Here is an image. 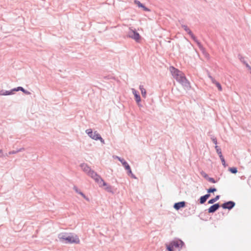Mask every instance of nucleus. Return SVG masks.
<instances>
[{
  "instance_id": "f257e3e1",
  "label": "nucleus",
  "mask_w": 251,
  "mask_h": 251,
  "mask_svg": "<svg viewBox=\"0 0 251 251\" xmlns=\"http://www.w3.org/2000/svg\"><path fill=\"white\" fill-rule=\"evenodd\" d=\"M60 242L65 244H79L78 236L73 233L61 232L58 235Z\"/></svg>"
},
{
  "instance_id": "f03ea898",
  "label": "nucleus",
  "mask_w": 251,
  "mask_h": 251,
  "mask_svg": "<svg viewBox=\"0 0 251 251\" xmlns=\"http://www.w3.org/2000/svg\"><path fill=\"white\" fill-rule=\"evenodd\" d=\"M166 247L168 251H174V248L179 251L183 248H186L184 242L179 238H175L170 241L169 244H166Z\"/></svg>"
},
{
  "instance_id": "7ed1b4c3",
  "label": "nucleus",
  "mask_w": 251,
  "mask_h": 251,
  "mask_svg": "<svg viewBox=\"0 0 251 251\" xmlns=\"http://www.w3.org/2000/svg\"><path fill=\"white\" fill-rule=\"evenodd\" d=\"M174 78L186 88L188 89L191 88L190 82L186 78L184 74L182 71H180V73H178Z\"/></svg>"
},
{
  "instance_id": "20e7f679",
  "label": "nucleus",
  "mask_w": 251,
  "mask_h": 251,
  "mask_svg": "<svg viewBox=\"0 0 251 251\" xmlns=\"http://www.w3.org/2000/svg\"><path fill=\"white\" fill-rule=\"evenodd\" d=\"M85 132L91 138L95 140H100L101 143L104 144V140L102 139L100 135L98 133L97 131H95L93 132L92 129L89 128L86 130Z\"/></svg>"
},
{
  "instance_id": "39448f33",
  "label": "nucleus",
  "mask_w": 251,
  "mask_h": 251,
  "mask_svg": "<svg viewBox=\"0 0 251 251\" xmlns=\"http://www.w3.org/2000/svg\"><path fill=\"white\" fill-rule=\"evenodd\" d=\"M127 36L129 38L134 39L137 42H140L141 39V36L135 29H133L132 27L129 28Z\"/></svg>"
},
{
  "instance_id": "423d86ee",
  "label": "nucleus",
  "mask_w": 251,
  "mask_h": 251,
  "mask_svg": "<svg viewBox=\"0 0 251 251\" xmlns=\"http://www.w3.org/2000/svg\"><path fill=\"white\" fill-rule=\"evenodd\" d=\"M221 205L223 209L230 210L235 206V202L233 201H229L225 202Z\"/></svg>"
},
{
  "instance_id": "0eeeda50",
  "label": "nucleus",
  "mask_w": 251,
  "mask_h": 251,
  "mask_svg": "<svg viewBox=\"0 0 251 251\" xmlns=\"http://www.w3.org/2000/svg\"><path fill=\"white\" fill-rule=\"evenodd\" d=\"M187 33L191 36V38L195 41V42H196L197 43V44L198 46L200 49L201 50H203L204 48H203L202 45H201V42H199V40H198L197 37L194 35V34L193 33L192 31L191 30H190L187 32Z\"/></svg>"
},
{
  "instance_id": "6e6552de",
  "label": "nucleus",
  "mask_w": 251,
  "mask_h": 251,
  "mask_svg": "<svg viewBox=\"0 0 251 251\" xmlns=\"http://www.w3.org/2000/svg\"><path fill=\"white\" fill-rule=\"evenodd\" d=\"M94 179L99 185L100 187H103V186H107V183L105 182L101 177L98 174V176L95 177Z\"/></svg>"
},
{
  "instance_id": "1a4fd4ad",
  "label": "nucleus",
  "mask_w": 251,
  "mask_h": 251,
  "mask_svg": "<svg viewBox=\"0 0 251 251\" xmlns=\"http://www.w3.org/2000/svg\"><path fill=\"white\" fill-rule=\"evenodd\" d=\"M220 207H221V205L219 203L213 204L212 205L210 206L208 209H207L208 213H214L218 210Z\"/></svg>"
},
{
  "instance_id": "9d476101",
  "label": "nucleus",
  "mask_w": 251,
  "mask_h": 251,
  "mask_svg": "<svg viewBox=\"0 0 251 251\" xmlns=\"http://www.w3.org/2000/svg\"><path fill=\"white\" fill-rule=\"evenodd\" d=\"M186 202L185 201H179L174 203L173 207L176 210H179L180 209L184 208L186 206Z\"/></svg>"
},
{
  "instance_id": "9b49d317",
  "label": "nucleus",
  "mask_w": 251,
  "mask_h": 251,
  "mask_svg": "<svg viewBox=\"0 0 251 251\" xmlns=\"http://www.w3.org/2000/svg\"><path fill=\"white\" fill-rule=\"evenodd\" d=\"M134 4H136L139 8H141L145 11L150 12L151 10L145 6L144 4L140 2L138 0H134Z\"/></svg>"
},
{
  "instance_id": "f8f14e48",
  "label": "nucleus",
  "mask_w": 251,
  "mask_h": 251,
  "mask_svg": "<svg viewBox=\"0 0 251 251\" xmlns=\"http://www.w3.org/2000/svg\"><path fill=\"white\" fill-rule=\"evenodd\" d=\"M132 93L134 96V99L136 102H137L138 106H140V104L139 103L141 102V99L139 93L134 89H132Z\"/></svg>"
},
{
  "instance_id": "ddd939ff",
  "label": "nucleus",
  "mask_w": 251,
  "mask_h": 251,
  "mask_svg": "<svg viewBox=\"0 0 251 251\" xmlns=\"http://www.w3.org/2000/svg\"><path fill=\"white\" fill-rule=\"evenodd\" d=\"M80 166L81 168L83 170L84 172L86 173L87 174L90 172V171L91 170V169L89 166L87 165V164H85L84 163H81L80 165Z\"/></svg>"
},
{
  "instance_id": "4468645a",
  "label": "nucleus",
  "mask_w": 251,
  "mask_h": 251,
  "mask_svg": "<svg viewBox=\"0 0 251 251\" xmlns=\"http://www.w3.org/2000/svg\"><path fill=\"white\" fill-rule=\"evenodd\" d=\"M171 73L174 77L178 73H180V71L173 66L170 67Z\"/></svg>"
},
{
  "instance_id": "2eb2a0df",
  "label": "nucleus",
  "mask_w": 251,
  "mask_h": 251,
  "mask_svg": "<svg viewBox=\"0 0 251 251\" xmlns=\"http://www.w3.org/2000/svg\"><path fill=\"white\" fill-rule=\"evenodd\" d=\"M239 59L244 65H245L246 67L249 70L251 69V67L248 64V63L245 60L244 57H243L241 54H238V55Z\"/></svg>"
},
{
  "instance_id": "dca6fc26",
  "label": "nucleus",
  "mask_w": 251,
  "mask_h": 251,
  "mask_svg": "<svg viewBox=\"0 0 251 251\" xmlns=\"http://www.w3.org/2000/svg\"><path fill=\"white\" fill-rule=\"evenodd\" d=\"M118 160L122 163V165L124 167L125 169L128 167L129 165L128 163L123 158H121L118 156H116Z\"/></svg>"
},
{
  "instance_id": "f3484780",
  "label": "nucleus",
  "mask_w": 251,
  "mask_h": 251,
  "mask_svg": "<svg viewBox=\"0 0 251 251\" xmlns=\"http://www.w3.org/2000/svg\"><path fill=\"white\" fill-rule=\"evenodd\" d=\"M220 198V195H217V196H216V197L215 198H212L210 200H209L208 201V204H213L216 201H218L219 200Z\"/></svg>"
},
{
  "instance_id": "a211bd4d",
  "label": "nucleus",
  "mask_w": 251,
  "mask_h": 251,
  "mask_svg": "<svg viewBox=\"0 0 251 251\" xmlns=\"http://www.w3.org/2000/svg\"><path fill=\"white\" fill-rule=\"evenodd\" d=\"M139 89L141 91V94H142V96L143 98H146V94H147V92H146V89L144 88V86L143 85H140L139 86Z\"/></svg>"
},
{
  "instance_id": "6ab92c4d",
  "label": "nucleus",
  "mask_w": 251,
  "mask_h": 251,
  "mask_svg": "<svg viewBox=\"0 0 251 251\" xmlns=\"http://www.w3.org/2000/svg\"><path fill=\"white\" fill-rule=\"evenodd\" d=\"M11 90L9 91H4L2 90L0 91V95L1 96H7L12 95Z\"/></svg>"
},
{
  "instance_id": "aec40b11",
  "label": "nucleus",
  "mask_w": 251,
  "mask_h": 251,
  "mask_svg": "<svg viewBox=\"0 0 251 251\" xmlns=\"http://www.w3.org/2000/svg\"><path fill=\"white\" fill-rule=\"evenodd\" d=\"M105 187L104 188V189L107 192L110 193L112 194L114 193V192L113 190L112 187L111 185H108L107 186H105Z\"/></svg>"
},
{
  "instance_id": "412c9836",
  "label": "nucleus",
  "mask_w": 251,
  "mask_h": 251,
  "mask_svg": "<svg viewBox=\"0 0 251 251\" xmlns=\"http://www.w3.org/2000/svg\"><path fill=\"white\" fill-rule=\"evenodd\" d=\"M73 189L76 193L80 194L82 197H85V194L80 191L75 185L74 186Z\"/></svg>"
},
{
  "instance_id": "4be33fe9",
  "label": "nucleus",
  "mask_w": 251,
  "mask_h": 251,
  "mask_svg": "<svg viewBox=\"0 0 251 251\" xmlns=\"http://www.w3.org/2000/svg\"><path fill=\"white\" fill-rule=\"evenodd\" d=\"M196 208H197V206L196 205L192 204L191 207L189 208V210H191V211L189 212V214L190 215L194 214L195 212Z\"/></svg>"
},
{
  "instance_id": "5701e85b",
  "label": "nucleus",
  "mask_w": 251,
  "mask_h": 251,
  "mask_svg": "<svg viewBox=\"0 0 251 251\" xmlns=\"http://www.w3.org/2000/svg\"><path fill=\"white\" fill-rule=\"evenodd\" d=\"M88 175L94 179L95 177L98 176V174L93 170H91Z\"/></svg>"
},
{
  "instance_id": "b1692460",
  "label": "nucleus",
  "mask_w": 251,
  "mask_h": 251,
  "mask_svg": "<svg viewBox=\"0 0 251 251\" xmlns=\"http://www.w3.org/2000/svg\"><path fill=\"white\" fill-rule=\"evenodd\" d=\"M206 201L207 199L204 197V196H201L198 200L199 203L201 204H204Z\"/></svg>"
},
{
  "instance_id": "393cba45",
  "label": "nucleus",
  "mask_w": 251,
  "mask_h": 251,
  "mask_svg": "<svg viewBox=\"0 0 251 251\" xmlns=\"http://www.w3.org/2000/svg\"><path fill=\"white\" fill-rule=\"evenodd\" d=\"M228 171L232 174H235L237 173L238 170L236 167H229L228 168Z\"/></svg>"
},
{
  "instance_id": "a878e982",
  "label": "nucleus",
  "mask_w": 251,
  "mask_h": 251,
  "mask_svg": "<svg viewBox=\"0 0 251 251\" xmlns=\"http://www.w3.org/2000/svg\"><path fill=\"white\" fill-rule=\"evenodd\" d=\"M18 89H19V91H22L24 94L26 95H30L31 94V93L27 90L25 89L23 87L19 86V88Z\"/></svg>"
},
{
  "instance_id": "bb28decb",
  "label": "nucleus",
  "mask_w": 251,
  "mask_h": 251,
  "mask_svg": "<svg viewBox=\"0 0 251 251\" xmlns=\"http://www.w3.org/2000/svg\"><path fill=\"white\" fill-rule=\"evenodd\" d=\"M217 191V189L215 187H210L207 190L208 193H213Z\"/></svg>"
},
{
  "instance_id": "cd10ccee",
  "label": "nucleus",
  "mask_w": 251,
  "mask_h": 251,
  "mask_svg": "<svg viewBox=\"0 0 251 251\" xmlns=\"http://www.w3.org/2000/svg\"><path fill=\"white\" fill-rule=\"evenodd\" d=\"M215 149L216 150V152L218 155L222 153L221 149L219 146L216 145L215 147Z\"/></svg>"
},
{
  "instance_id": "c85d7f7f",
  "label": "nucleus",
  "mask_w": 251,
  "mask_h": 251,
  "mask_svg": "<svg viewBox=\"0 0 251 251\" xmlns=\"http://www.w3.org/2000/svg\"><path fill=\"white\" fill-rule=\"evenodd\" d=\"M125 169L127 171V173L128 176H130L131 174H132L131 169L129 165L128 167H127Z\"/></svg>"
},
{
  "instance_id": "c756f323",
  "label": "nucleus",
  "mask_w": 251,
  "mask_h": 251,
  "mask_svg": "<svg viewBox=\"0 0 251 251\" xmlns=\"http://www.w3.org/2000/svg\"><path fill=\"white\" fill-rule=\"evenodd\" d=\"M201 176L205 178L206 179V180L208 179V178L209 177V176L208 175L204 172L203 171H202L201 173Z\"/></svg>"
},
{
  "instance_id": "7c9ffc66",
  "label": "nucleus",
  "mask_w": 251,
  "mask_h": 251,
  "mask_svg": "<svg viewBox=\"0 0 251 251\" xmlns=\"http://www.w3.org/2000/svg\"><path fill=\"white\" fill-rule=\"evenodd\" d=\"M211 140L212 141L213 143L215 144L216 145H217V138L214 137V136L213 135H211Z\"/></svg>"
},
{
  "instance_id": "2f4dec72",
  "label": "nucleus",
  "mask_w": 251,
  "mask_h": 251,
  "mask_svg": "<svg viewBox=\"0 0 251 251\" xmlns=\"http://www.w3.org/2000/svg\"><path fill=\"white\" fill-rule=\"evenodd\" d=\"M207 180H208V181H209L211 183H215L217 182V181H216L214 178L210 177L209 176L208 178V179H207Z\"/></svg>"
},
{
  "instance_id": "473e14b6",
  "label": "nucleus",
  "mask_w": 251,
  "mask_h": 251,
  "mask_svg": "<svg viewBox=\"0 0 251 251\" xmlns=\"http://www.w3.org/2000/svg\"><path fill=\"white\" fill-rule=\"evenodd\" d=\"M215 85H216V86H217V87L218 88V90L219 91H222V86H221V84L219 82H216Z\"/></svg>"
},
{
  "instance_id": "72a5a7b5",
  "label": "nucleus",
  "mask_w": 251,
  "mask_h": 251,
  "mask_svg": "<svg viewBox=\"0 0 251 251\" xmlns=\"http://www.w3.org/2000/svg\"><path fill=\"white\" fill-rule=\"evenodd\" d=\"M19 88V87H17V88H14L11 90V92L13 94H14L15 92L19 91V89H18Z\"/></svg>"
},
{
  "instance_id": "f704fd0d",
  "label": "nucleus",
  "mask_w": 251,
  "mask_h": 251,
  "mask_svg": "<svg viewBox=\"0 0 251 251\" xmlns=\"http://www.w3.org/2000/svg\"><path fill=\"white\" fill-rule=\"evenodd\" d=\"M209 77L211 79L212 82L214 84H216V82H217L212 76H211L210 75H209Z\"/></svg>"
},
{
  "instance_id": "c9c22d12",
  "label": "nucleus",
  "mask_w": 251,
  "mask_h": 251,
  "mask_svg": "<svg viewBox=\"0 0 251 251\" xmlns=\"http://www.w3.org/2000/svg\"><path fill=\"white\" fill-rule=\"evenodd\" d=\"M104 79H112L113 78V76H111V75H106V76H104L103 77Z\"/></svg>"
},
{
  "instance_id": "e433bc0d",
  "label": "nucleus",
  "mask_w": 251,
  "mask_h": 251,
  "mask_svg": "<svg viewBox=\"0 0 251 251\" xmlns=\"http://www.w3.org/2000/svg\"><path fill=\"white\" fill-rule=\"evenodd\" d=\"M221 162L222 163L223 165L224 166V167H226V166H227V165L226 163V161H225V158H224L222 160H221Z\"/></svg>"
},
{
  "instance_id": "4c0bfd02",
  "label": "nucleus",
  "mask_w": 251,
  "mask_h": 251,
  "mask_svg": "<svg viewBox=\"0 0 251 251\" xmlns=\"http://www.w3.org/2000/svg\"><path fill=\"white\" fill-rule=\"evenodd\" d=\"M18 152V151H10L9 152V154H15L16 153Z\"/></svg>"
},
{
  "instance_id": "58836bf2",
  "label": "nucleus",
  "mask_w": 251,
  "mask_h": 251,
  "mask_svg": "<svg viewBox=\"0 0 251 251\" xmlns=\"http://www.w3.org/2000/svg\"><path fill=\"white\" fill-rule=\"evenodd\" d=\"M203 196L207 200L210 197V193H207V194H206Z\"/></svg>"
},
{
  "instance_id": "ea45409f",
  "label": "nucleus",
  "mask_w": 251,
  "mask_h": 251,
  "mask_svg": "<svg viewBox=\"0 0 251 251\" xmlns=\"http://www.w3.org/2000/svg\"><path fill=\"white\" fill-rule=\"evenodd\" d=\"M181 27L184 29V30L186 29L188 27L186 25H182Z\"/></svg>"
},
{
  "instance_id": "a19ab883",
  "label": "nucleus",
  "mask_w": 251,
  "mask_h": 251,
  "mask_svg": "<svg viewBox=\"0 0 251 251\" xmlns=\"http://www.w3.org/2000/svg\"><path fill=\"white\" fill-rule=\"evenodd\" d=\"M84 199H85L87 201H90V199L87 196L85 195V197H82Z\"/></svg>"
},
{
  "instance_id": "79ce46f5",
  "label": "nucleus",
  "mask_w": 251,
  "mask_h": 251,
  "mask_svg": "<svg viewBox=\"0 0 251 251\" xmlns=\"http://www.w3.org/2000/svg\"><path fill=\"white\" fill-rule=\"evenodd\" d=\"M219 156L221 160L224 158V156L222 155V153L221 154H219Z\"/></svg>"
},
{
  "instance_id": "37998d69",
  "label": "nucleus",
  "mask_w": 251,
  "mask_h": 251,
  "mask_svg": "<svg viewBox=\"0 0 251 251\" xmlns=\"http://www.w3.org/2000/svg\"><path fill=\"white\" fill-rule=\"evenodd\" d=\"M25 151V148H20V149L17 150V151H18V152L22 151Z\"/></svg>"
},
{
  "instance_id": "c03bdc74",
  "label": "nucleus",
  "mask_w": 251,
  "mask_h": 251,
  "mask_svg": "<svg viewBox=\"0 0 251 251\" xmlns=\"http://www.w3.org/2000/svg\"><path fill=\"white\" fill-rule=\"evenodd\" d=\"M3 156L2 151L1 150H0V157H1Z\"/></svg>"
},
{
  "instance_id": "a18cd8bd",
  "label": "nucleus",
  "mask_w": 251,
  "mask_h": 251,
  "mask_svg": "<svg viewBox=\"0 0 251 251\" xmlns=\"http://www.w3.org/2000/svg\"><path fill=\"white\" fill-rule=\"evenodd\" d=\"M130 176H131V177H132V178H136V177H135V175H134V174H131Z\"/></svg>"
},
{
  "instance_id": "49530a36",
  "label": "nucleus",
  "mask_w": 251,
  "mask_h": 251,
  "mask_svg": "<svg viewBox=\"0 0 251 251\" xmlns=\"http://www.w3.org/2000/svg\"><path fill=\"white\" fill-rule=\"evenodd\" d=\"M190 30V29H189V27H188V28H187L186 29H185L184 30H185L186 32H188Z\"/></svg>"
}]
</instances>
